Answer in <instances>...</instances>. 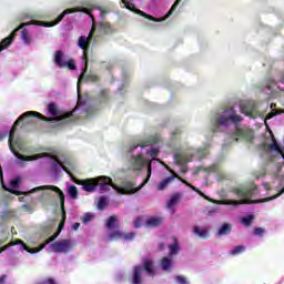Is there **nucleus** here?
Segmentation results:
<instances>
[{
  "mask_svg": "<svg viewBox=\"0 0 284 284\" xmlns=\"http://www.w3.org/2000/svg\"><path fill=\"white\" fill-rule=\"evenodd\" d=\"M37 23H44L43 21H31L27 23H22L19 28L12 31L10 37L4 38L0 42V52H3V50H7V48H10L12 45V41H14V37H17V32L21 30V28H26V26H42V24H37Z\"/></svg>",
  "mask_w": 284,
  "mask_h": 284,
  "instance_id": "ddd939ff",
  "label": "nucleus"
},
{
  "mask_svg": "<svg viewBox=\"0 0 284 284\" xmlns=\"http://www.w3.org/2000/svg\"><path fill=\"white\" fill-rule=\"evenodd\" d=\"M74 247H77V242L72 239L60 240L49 245L50 252L55 254H69Z\"/></svg>",
  "mask_w": 284,
  "mask_h": 284,
  "instance_id": "f8f14e48",
  "label": "nucleus"
},
{
  "mask_svg": "<svg viewBox=\"0 0 284 284\" xmlns=\"http://www.w3.org/2000/svg\"><path fill=\"white\" fill-rule=\"evenodd\" d=\"M245 252V245H239L233 247V250L230 251L231 256H239V254H243Z\"/></svg>",
  "mask_w": 284,
  "mask_h": 284,
  "instance_id": "c85d7f7f",
  "label": "nucleus"
},
{
  "mask_svg": "<svg viewBox=\"0 0 284 284\" xmlns=\"http://www.w3.org/2000/svg\"><path fill=\"white\" fill-rule=\"evenodd\" d=\"M170 172L172 175L161 180L158 183L156 190L159 192H163V190H168V186L170 185V183H172V181H174V179H179V181H181L184 185H186L187 187H191V190H193V192H197V194L200 196H202V199H205V201H210V203H214L215 205H229L231 207H237L239 205H243L245 203H253L252 196H254V194H256V185H252L250 189H241L237 191L239 200H229V199L214 200V199L205 195L203 192H201L194 185L187 183V181L181 179V176H179V174L174 173V171L170 170Z\"/></svg>",
  "mask_w": 284,
  "mask_h": 284,
  "instance_id": "7ed1b4c3",
  "label": "nucleus"
},
{
  "mask_svg": "<svg viewBox=\"0 0 284 284\" xmlns=\"http://www.w3.org/2000/svg\"><path fill=\"white\" fill-rule=\"evenodd\" d=\"M100 103H106L108 102V90H102L99 95Z\"/></svg>",
  "mask_w": 284,
  "mask_h": 284,
  "instance_id": "2f4dec72",
  "label": "nucleus"
},
{
  "mask_svg": "<svg viewBox=\"0 0 284 284\" xmlns=\"http://www.w3.org/2000/svg\"><path fill=\"white\" fill-rule=\"evenodd\" d=\"M92 40L97 41V38H94V28L91 29L88 36H81L78 39V48L83 50L82 61L84 63V69L78 80V94L79 90L81 89V81H83V79L88 83H97V81H99V75L94 72H90L85 75V72H88V60L85 53L88 50H90V43H92Z\"/></svg>",
  "mask_w": 284,
  "mask_h": 284,
  "instance_id": "39448f33",
  "label": "nucleus"
},
{
  "mask_svg": "<svg viewBox=\"0 0 284 284\" xmlns=\"http://www.w3.org/2000/svg\"><path fill=\"white\" fill-rule=\"evenodd\" d=\"M265 233V229L263 227H257L254 230L255 236H262Z\"/></svg>",
  "mask_w": 284,
  "mask_h": 284,
  "instance_id": "e433bc0d",
  "label": "nucleus"
},
{
  "mask_svg": "<svg viewBox=\"0 0 284 284\" xmlns=\"http://www.w3.org/2000/svg\"><path fill=\"white\" fill-rule=\"evenodd\" d=\"M252 221H254V215H247L241 219L242 225L250 227L252 225Z\"/></svg>",
  "mask_w": 284,
  "mask_h": 284,
  "instance_id": "c756f323",
  "label": "nucleus"
},
{
  "mask_svg": "<svg viewBox=\"0 0 284 284\" xmlns=\"http://www.w3.org/2000/svg\"><path fill=\"white\" fill-rule=\"evenodd\" d=\"M181 199H183V194L182 193H175L171 196V199L168 202V207L169 210H172V207H174V205H178L179 201H181Z\"/></svg>",
  "mask_w": 284,
  "mask_h": 284,
  "instance_id": "5701e85b",
  "label": "nucleus"
},
{
  "mask_svg": "<svg viewBox=\"0 0 284 284\" xmlns=\"http://www.w3.org/2000/svg\"><path fill=\"white\" fill-rule=\"evenodd\" d=\"M119 217H116L115 215H111L106 221H105V229L108 232L112 231V230H119Z\"/></svg>",
  "mask_w": 284,
  "mask_h": 284,
  "instance_id": "a211bd4d",
  "label": "nucleus"
},
{
  "mask_svg": "<svg viewBox=\"0 0 284 284\" xmlns=\"http://www.w3.org/2000/svg\"><path fill=\"white\" fill-rule=\"evenodd\" d=\"M241 121H243V116L234 110V106L217 109L211 116L213 132H223V130H227V128L234 125L235 132L233 133V141H239V139L245 136V131L239 128Z\"/></svg>",
  "mask_w": 284,
  "mask_h": 284,
  "instance_id": "20e7f679",
  "label": "nucleus"
},
{
  "mask_svg": "<svg viewBox=\"0 0 284 284\" xmlns=\"http://www.w3.org/2000/svg\"><path fill=\"white\" fill-rule=\"evenodd\" d=\"M210 144H205L203 148L194 149L187 146L186 149H181L175 152L174 159L180 165H185V163H192V161H201L207 156V150Z\"/></svg>",
  "mask_w": 284,
  "mask_h": 284,
  "instance_id": "423d86ee",
  "label": "nucleus"
},
{
  "mask_svg": "<svg viewBox=\"0 0 284 284\" xmlns=\"http://www.w3.org/2000/svg\"><path fill=\"white\" fill-rule=\"evenodd\" d=\"M174 265V261L172 257H163L161 261V267L164 272H172V266Z\"/></svg>",
  "mask_w": 284,
  "mask_h": 284,
  "instance_id": "4be33fe9",
  "label": "nucleus"
},
{
  "mask_svg": "<svg viewBox=\"0 0 284 284\" xmlns=\"http://www.w3.org/2000/svg\"><path fill=\"white\" fill-rule=\"evenodd\" d=\"M94 219V215H85L82 220V223H84V225H88V223H90V221H92Z\"/></svg>",
  "mask_w": 284,
  "mask_h": 284,
  "instance_id": "c9c22d12",
  "label": "nucleus"
},
{
  "mask_svg": "<svg viewBox=\"0 0 284 284\" xmlns=\"http://www.w3.org/2000/svg\"><path fill=\"white\" fill-rule=\"evenodd\" d=\"M47 163L49 164L50 170H52V172H55V174H59V172H61L62 170L67 172V174H70V172L74 170V164H72V161H62L53 155L47 156Z\"/></svg>",
  "mask_w": 284,
  "mask_h": 284,
  "instance_id": "9d476101",
  "label": "nucleus"
},
{
  "mask_svg": "<svg viewBox=\"0 0 284 284\" xmlns=\"http://www.w3.org/2000/svg\"><path fill=\"white\" fill-rule=\"evenodd\" d=\"M232 232V224L225 223L223 224L219 231H217V236H227Z\"/></svg>",
  "mask_w": 284,
  "mask_h": 284,
  "instance_id": "b1692460",
  "label": "nucleus"
},
{
  "mask_svg": "<svg viewBox=\"0 0 284 284\" xmlns=\"http://www.w3.org/2000/svg\"><path fill=\"white\" fill-rule=\"evenodd\" d=\"M145 219L144 216H138L134 221H133V227L139 229V227H145Z\"/></svg>",
  "mask_w": 284,
  "mask_h": 284,
  "instance_id": "cd10ccee",
  "label": "nucleus"
},
{
  "mask_svg": "<svg viewBox=\"0 0 284 284\" xmlns=\"http://www.w3.org/2000/svg\"><path fill=\"white\" fill-rule=\"evenodd\" d=\"M181 252V245L179 244V240L173 237V243L169 245V256H176Z\"/></svg>",
  "mask_w": 284,
  "mask_h": 284,
  "instance_id": "412c9836",
  "label": "nucleus"
},
{
  "mask_svg": "<svg viewBox=\"0 0 284 284\" xmlns=\"http://www.w3.org/2000/svg\"><path fill=\"white\" fill-rule=\"evenodd\" d=\"M264 190H270V184H264Z\"/></svg>",
  "mask_w": 284,
  "mask_h": 284,
  "instance_id": "37998d69",
  "label": "nucleus"
},
{
  "mask_svg": "<svg viewBox=\"0 0 284 284\" xmlns=\"http://www.w3.org/2000/svg\"><path fill=\"white\" fill-rule=\"evenodd\" d=\"M53 61L59 68H69V70H77L74 60L68 59L61 51L55 52Z\"/></svg>",
  "mask_w": 284,
  "mask_h": 284,
  "instance_id": "2eb2a0df",
  "label": "nucleus"
},
{
  "mask_svg": "<svg viewBox=\"0 0 284 284\" xmlns=\"http://www.w3.org/2000/svg\"><path fill=\"white\" fill-rule=\"evenodd\" d=\"M110 204V199L105 196H101L98 201L97 207L98 210H105V206Z\"/></svg>",
  "mask_w": 284,
  "mask_h": 284,
  "instance_id": "bb28decb",
  "label": "nucleus"
},
{
  "mask_svg": "<svg viewBox=\"0 0 284 284\" xmlns=\"http://www.w3.org/2000/svg\"><path fill=\"white\" fill-rule=\"evenodd\" d=\"M106 239L108 241H119V239H123V231L119 229L106 231Z\"/></svg>",
  "mask_w": 284,
  "mask_h": 284,
  "instance_id": "6ab92c4d",
  "label": "nucleus"
},
{
  "mask_svg": "<svg viewBox=\"0 0 284 284\" xmlns=\"http://www.w3.org/2000/svg\"><path fill=\"white\" fill-rule=\"evenodd\" d=\"M67 193L73 201H77L79 199V190L74 185L67 186Z\"/></svg>",
  "mask_w": 284,
  "mask_h": 284,
  "instance_id": "393cba45",
  "label": "nucleus"
},
{
  "mask_svg": "<svg viewBox=\"0 0 284 284\" xmlns=\"http://www.w3.org/2000/svg\"><path fill=\"white\" fill-rule=\"evenodd\" d=\"M136 236L135 232H130V233H123L122 239L124 241H134V237Z\"/></svg>",
  "mask_w": 284,
  "mask_h": 284,
  "instance_id": "473e14b6",
  "label": "nucleus"
},
{
  "mask_svg": "<svg viewBox=\"0 0 284 284\" xmlns=\"http://www.w3.org/2000/svg\"><path fill=\"white\" fill-rule=\"evenodd\" d=\"M179 3H181V0H175V2L172 4V7L168 11V13L162 18H154L141 10H138V14H140L141 17H144V19H149V21H154L155 23H161L162 21H165V20L170 19V17H172V14L174 13V10H176V8H179Z\"/></svg>",
  "mask_w": 284,
  "mask_h": 284,
  "instance_id": "4468645a",
  "label": "nucleus"
},
{
  "mask_svg": "<svg viewBox=\"0 0 284 284\" xmlns=\"http://www.w3.org/2000/svg\"><path fill=\"white\" fill-rule=\"evenodd\" d=\"M274 108H276V104H275V103H272V104H271V110H274Z\"/></svg>",
  "mask_w": 284,
  "mask_h": 284,
  "instance_id": "c03bdc74",
  "label": "nucleus"
},
{
  "mask_svg": "<svg viewBox=\"0 0 284 284\" xmlns=\"http://www.w3.org/2000/svg\"><path fill=\"white\" fill-rule=\"evenodd\" d=\"M160 163H161L162 165H165V164H164L163 162H161V161H160Z\"/></svg>",
  "mask_w": 284,
  "mask_h": 284,
  "instance_id": "de8ad7c7",
  "label": "nucleus"
},
{
  "mask_svg": "<svg viewBox=\"0 0 284 284\" xmlns=\"http://www.w3.org/2000/svg\"><path fill=\"white\" fill-rule=\"evenodd\" d=\"M159 250H165V244H164V243H161V244L159 245Z\"/></svg>",
  "mask_w": 284,
  "mask_h": 284,
  "instance_id": "79ce46f5",
  "label": "nucleus"
},
{
  "mask_svg": "<svg viewBox=\"0 0 284 284\" xmlns=\"http://www.w3.org/2000/svg\"><path fill=\"white\" fill-rule=\"evenodd\" d=\"M92 28L93 34L95 32L94 39L103 37V34H110V32H112V27H110V23L103 21L99 23L98 28H95L94 26Z\"/></svg>",
  "mask_w": 284,
  "mask_h": 284,
  "instance_id": "dca6fc26",
  "label": "nucleus"
},
{
  "mask_svg": "<svg viewBox=\"0 0 284 284\" xmlns=\"http://www.w3.org/2000/svg\"><path fill=\"white\" fill-rule=\"evenodd\" d=\"M276 114H284V109L277 110V111H273L271 113L267 114L266 119H272L273 116H276Z\"/></svg>",
  "mask_w": 284,
  "mask_h": 284,
  "instance_id": "f704fd0d",
  "label": "nucleus"
},
{
  "mask_svg": "<svg viewBox=\"0 0 284 284\" xmlns=\"http://www.w3.org/2000/svg\"><path fill=\"white\" fill-rule=\"evenodd\" d=\"M162 145L163 143H161V140L153 138L141 144L133 143L129 146V170L135 174L146 172V178L138 187L134 182H125L122 186H118L112 183V179L109 176L79 180L77 183L78 185H82L84 192H94L97 187L100 186V192H110V189L113 187L116 194H136V192H140V190H143V187L148 185L150 178L152 176V161H160L156 156H159Z\"/></svg>",
  "mask_w": 284,
  "mask_h": 284,
  "instance_id": "f257e3e1",
  "label": "nucleus"
},
{
  "mask_svg": "<svg viewBox=\"0 0 284 284\" xmlns=\"http://www.w3.org/2000/svg\"><path fill=\"white\" fill-rule=\"evenodd\" d=\"M175 281H176V283H179V284H190V282L187 281V278H185L184 276H181V275L176 276V277H175Z\"/></svg>",
  "mask_w": 284,
  "mask_h": 284,
  "instance_id": "72a5a7b5",
  "label": "nucleus"
},
{
  "mask_svg": "<svg viewBox=\"0 0 284 284\" xmlns=\"http://www.w3.org/2000/svg\"><path fill=\"white\" fill-rule=\"evenodd\" d=\"M65 225V214H62L61 219L59 221L54 222V226H58V231L54 233V235H52L51 237H49L44 244H42L40 247L38 248H30L28 245H26V243H23V241L18 240L16 242V245H21L22 250H24L26 252H28L29 254H39V252H41V250H43L45 247V245H49V243H52V241L57 240L59 237V234H61V231L63 230Z\"/></svg>",
  "mask_w": 284,
  "mask_h": 284,
  "instance_id": "6e6552de",
  "label": "nucleus"
},
{
  "mask_svg": "<svg viewBox=\"0 0 284 284\" xmlns=\"http://www.w3.org/2000/svg\"><path fill=\"white\" fill-rule=\"evenodd\" d=\"M47 110L48 114L53 118H48L34 111L26 112L16 121L9 133V148L14 156H17V163L20 168L26 165V161H38V159H43V154L23 155L14 148V143L19 146V143L14 142V132L17 131V125H19L21 121H23L24 125H28L30 123H34V119L38 118L42 121L53 123V125H63V123H70V121H75L77 119H92L97 112V108L92 106L90 102L82 101L81 95H79L78 104L72 112L60 111L59 106L54 103H49Z\"/></svg>",
  "mask_w": 284,
  "mask_h": 284,
  "instance_id": "f03ea898",
  "label": "nucleus"
},
{
  "mask_svg": "<svg viewBox=\"0 0 284 284\" xmlns=\"http://www.w3.org/2000/svg\"><path fill=\"white\" fill-rule=\"evenodd\" d=\"M146 272L148 276H154L156 271L154 270V264L151 260H144L143 265H138L133 267L131 275L132 284H143V273Z\"/></svg>",
  "mask_w": 284,
  "mask_h": 284,
  "instance_id": "1a4fd4ad",
  "label": "nucleus"
},
{
  "mask_svg": "<svg viewBox=\"0 0 284 284\" xmlns=\"http://www.w3.org/2000/svg\"><path fill=\"white\" fill-rule=\"evenodd\" d=\"M79 227H81V224L79 222H77L72 225V230H74V231L79 230Z\"/></svg>",
  "mask_w": 284,
  "mask_h": 284,
  "instance_id": "ea45409f",
  "label": "nucleus"
},
{
  "mask_svg": "<svg viewBox=\"0 0 284 284\" xmlns=\"http://www.w3.org/2000/svg\"><path fill=\"white\" fill-rule=\"evenodd\" d=\"M273 199H276V196L270 197L268 201H272Z\"/></svg>",
  "mask_w": 284,
  "mask_h": 284,
  "instance_id": "a18cd8bd",
  "label": "nucleus"
},
{
  "mask_svg": "<svg viewBox=\"0 0 284 284\" xmlns=\"http://www.w3.org/2000/svg\"><path fill=\"white\" fill-rule=\"evenodd\" d=\"M242 114L248 116L250 119H264L263 112L258 109V103L254 100H246L240 104Z\"/></svg>",
  "mask_w": 284,
  "mask_h": 284,
  "instance_id": "9b49d317",
  "label": "nucleus"
},
{
  "mask_svg": "<svg viewBox=\"0 0 284 284\" xmlns=\"http://www.w3.org/2000/svg\"><path fill=\"white\" fill-rule=\"evenodd\" d=\"M215 210H219V206H216Z\"/></svg>",
  "mask_w": 284,
  "mask_h": 284,
  "instance_id": "8fccbe9b",
  "label": "nucleus"
},
{
  "mask_svg": "<svg viewBox=\"0 0 284 284\" xmlns=\"http://www.w3.org/2000/svg\"><path fill=\"white\" fill-rule=\"evenodd\" d=\"M163 216L161 215H150L149 217H145V227H160V225H163Z\"/></svg>",
  "mask_w": 284,
  "mask_h": 284,
  "instance_id": "f3484780",
  "label": "nucleus"
},
{
  "mask_svg": "<svg viewBox=\"0 0 284 284\" xmlns=\"http://www.w3.org/2000/svg\"><path fill=\"white\" fill-rule=\"evenodd\" d=\"M193 234H195V236H199V239H209L210 237V232H207V229L201 227L199 225H195L193 227Z\"/></svg>",
  "mask_w": 284,
  "mask_h": 284,
  "instance_id": "aec40b11",
  "label": "nucleus"
},
{
  "mask_svg": "<svg viewBox=\"0 0 284 284\" xmlns=\"http://www.w3.org/2000/svg\"><path fill=\"white\" fill-rule=\"evenodd\" d=\"M132 1L133 0H122V3L128 8V10H132Z\"/></svg>",
  "mask_w": 284,
  "mask_h": 284,
  "instance_id": "4c0bfd02",
  "label": "nucleus"
},
{
  "mask_svg": "<svg viewBox=\"0 0 284 284\" xmlns=\"http://www.w3.org/2000/svg\"><path fill=\"white\" fill-rule=\"evenodd\" d=\"M166 170H170V168H168V165H165Z\"/></svg>",
  "mask_w": 284,
  "mask_h": 284,
  "instance_id": "09e8293b",
  "label": "nucleus"
},
{
  "mask_svg": "<svg viewBox=\"0 0 284 284\" xmlns=\"http://www.w3.org/2000/svg\"><path fill=\"white\" fill-rule=\"evenodd\" d=\"M21 39H22L24 45H30V43H32V38L30 37V33L28 32V29L22 30Z\"/></svg>",
  "mask_w": 284,
  "mask_h": 284,
  "instance_id": "a878e982",
  "label": "nucleus"
},
{
  "mask_svg": "<svg viewBox=\"0 0 284 284\" xmlns=\"http://www.w3.org/2000/svg\"><path fill=\"white\" fill-rule=\"evenodd\" d=\"M204 171V172H216V165H212V166H209V168H203V166H199L196 170H195V174L201 172V171Z\"/></svg>",
  "mask_w": 284,
  "mask_h": 284,
  "instance_id": "7c9ffc66",
  "label": "nucleus"
},
{
  "mask_svg": "<svg viewBox=\"0 0 284 284\" xmlns=\"http://www.w3.org/2000/svg\"><path fill=\"white\" fill-rule=\"evenodd\" d=\"M123 278H125V275L123 273L116 274V281H123Z\"/></svg>",
  "mask_w": 284,
  "mask_h": 284,
  "instance_id": "58836bf2",
  "label": "nucleus"
},
{
  "mask_svg": "<svg viewBox=\"0 0 284 284\" xmlns=\"http://www.w3.org/2000/svg\"><path fill=\"white\" fill-rule=\"evenodd\" d=\"M3 283H6V275H2V276L0 277V284H3Z\"/></svg>",
  "mask_w": 284,
  "mask_h": 284,
  "instance_id": "a19ab883",
  "label": "nucleus"
},
{
  "mask_svg": "<svg viewBox=\"0 0 284 284\" xmlns=\"http://www.w3.org/2000/svg\"><path fill=\"white\" fill-rule=\"evenodd\" d=\"M74 12H83L84 14H89L92 21H94V17H100L103 19L108 12L99 7H93L91 9L82 8V9H67L64 10L54 22H36L37 26H42L43 28H54V26H59L61 21L65 18L67 14H74Z\"/></svg>",
  "mask_w": 284,
  "mask_h": 284,
  "instance_id": "0eeeda50",
  "label": "nucleus"
},
{
  "mask_svg": "<svg viewBox=\"0 0 284 284\" xmlns=\"http://www.w3.org/2000/svg\"><path fill=\"white\" fill-rule=\"evenodd\" d=\"M19 201H23V197H19Z\"/></svg>",
  "mask_w": 284,
  "mask_h": 284,
  "instance_id": "49530a36",
  "label": "nucleus"
}]
</instances>
